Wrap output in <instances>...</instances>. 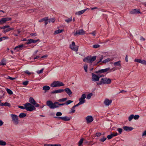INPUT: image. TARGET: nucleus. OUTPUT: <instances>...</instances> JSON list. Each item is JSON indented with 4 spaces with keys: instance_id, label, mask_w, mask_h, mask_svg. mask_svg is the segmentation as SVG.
I'll return each mask as SVG.
<instances>
[{
    "instance_id": "1",
    "label": "nucleus",
    "mask_w": 146,
    "mask_h": 146,
    "mask_svg": "<svg viewBox=\"0 0 146 146\" xmlns=\"http://www.w3.org/2000/svg\"><path fill=\"white\" fill-rule=\"evenodd\" d=\"M65 104V103L60 104L58 102H56L53 103L50 100H48L46 102V105L50 109H54L59 108L60 106H63Z\"/></svg>"
},
{
    "instance_id": "2",
    "label": "nucleus",
    "mask_w": 146,
    "mask_h": 146,
    "mask_svg": "<svg viewBox=\"0 0 146 146\" xmlns=\"http://www.w3.org/2000/svg\"><path fill=\"white\" fill-rule=\"evenodd\" d=\"M24 105L25 106L26 110L27 111H32L36 110V108L34 106L29 103H26Z\"/></svg>"
},
{
    "instance_id": "3",
    "label": "nucleus",
    "mask_w": 146,
    "mask_h": 146,
    "mask_svg": "<svg viewBox=\"0 0 146 146\" xmlns=\"http://www.w3.org/2000/svg\"><path fill=\"white\" fill-rule=\"evenodd\" d=\"M96 56H94L92 57L88 56L84 59L83 61L85 62L92 63L96 59Z\"/></svg>"
},
{
    "instance_id": "4",
    "label": "nucleus",
    "mask_w": 146,
    "mask_h": 146,
    "mask_svg": "<svg viewBox=\"0 0 146 146\" xmlns=\"http://www.w3.org/2000/svg\"><path fill=\"white\" fill-rule=\"evenodd\" d=\"M10 115L14 124L15 125L18 124L19 123L18 116L15 114H11Z\"/></svg>"
},
{
    "instance_id": "5",
    "label": "nucleus",
    "mask_w": 146,
    "mask_h": 146,
    "mask_svg": "<svg viewBox=\"0 0 146 146\" xmlns=\"http://www.w3.org/2000/svg\"><path fill=\"white\" fill-rule=\"evenodd\" d=\"M64 85L63 83L59 81H54L51 84V86L52 87H59L62 86Z\"/></svg>"
},
{
    "instance_id": "6",
    "label": "nucleus",
    "mask_w": 146,
    "mask_h": 146,
    "mask_svg": "<svg viewBox=\"0 0 146 146\" xmlns=\"http://www.w3.org/2000/svg\"><path fill=\"white\" fill-rule=\"evenodd\" d=\"M0 28L1 29H3L2 32L4 33H6L14 29V28H10V26L8 25L1 27Z\"/></svg>"
},
{
    "instance_id": "7",
    "label": "nucleus",
    "mask_w": 146,
    "mask_h": 146,
    "mask_svg": "<svg viewBox=\"0 0 146 146\" xmlns=\"http://www.w3.org/2000/svg\"><path fill=\"white\" fill-rule=\"evenodd\" d=\"M101 80L103 84H110L111 82V80L110 78H102L101 79Z\"/></svg>"
},
{
    "instance_id": "8",
    "label": "nucleus",
    "mask_w": 146,
    "mask_h": 146,
    "mask_svg": "<svg viewBox=\"0 0 146 146\" xmlns=\"http://www.w3.org/2000/svg\"><path fill=\"white\" fill-rule=\"evenodd\" d=\"M70 47L72 50L75 51H77L78 50V46L75 45V43L74 41H72V44L70 45Z\"/></svg>"
},
{
    "instance_id": "9",
    "label": "nucleus",
    "mask_w": 146,
    "mask_h": 146,
    "mask_svg": "<svg viewBox=\"0 0 146 146\" xmlns=\"http://www.w3.org/2000/svg\"><path fill=\"white\" fill-rule=\"evenodd\" d=\"M92 80L97 81H99L100 78L103 76H99L94 73L92 74Z\"/></svg>"
},
{
    "instance_id": "10",
    "label": "nucleus",
    "mask_w": 146,
    "mask_h": 146,
    "mask_svg": "<svg viewBox=\"0 0 146 146\" xmlns=\"http://www.w3.org/2000/svg\"><path fill=\"white\" fill-rule=\"evenodd\" d=\"M86 98V95L84 94H83L81 97L79 99V103H80L81 104H83L84 103L86 100L85 98Z\"/></svg>"
},
{
    "instance_id": "11",
    "label": "nucleus",
    "mask_w": 146,
    "mask_h": 146,
    "mask_svg": "<svg viewBox=\"0 0 146 146\" xmlns=\"http://www.w3.org/2000/svg\"><path fill=\"white\" fill-rule=\"evenodd\" d=\"M110 69V68H107L105 69H102L99 70L98 71L95 72V73L97 74H100L101 73H104L109 70Z\"/></svg>"
},
{
    "instance_id": "12",
    "label": "nucleus",
    "mask_w": 146,
    "mask_h": 146,
    "mask_svg": "<svg viewBox=\"0 0 146 146\" xmlns=\"http://www.w3.org/2000/svg\"><path fill=\"white\" fill-rule=\"evenodd\" d=\"M38 39L37 40H34L32 39H29L27 40V42L25 43V44H31V43H36L38 40Z\"/></svg>"
},
{
    "instance_id": "13",
    "label": "nucleus",
    "mask_w": 146,
    "mask_h": 146,
    "mask_svg": "<svg viewBox=\"0 0 146 146\" xmlns=\"http://www.w3.org/2000/svg\"><path fill=\"white\" fill-rule=\"evenodd\" d=\"M85 32L82 29L78 30L76 31V33L74 34V35H83L85 34Z\"/></svg>"
},
{
    "instance_id": "14",
    "label": "nucleus",
    "mask_w": 146,
    "mask_h": 146,
    "mask_svg": "<svg viewBox=\"0 0 146 146\" xmlns=\"http://www.w3.org/2000/svg\"><path fill=\"white\" fill-rule=\"evenodd\" d=\"M134 61L141 63L143 64L146 65V61L145 60L135 59Z\"/></svg>"
},
{
    "instance_id": "15",
    "label": "nucleus",
    "mask_w": 146,
    "mask_h": 146,
    "mask_svg": "<svg viewBox=\"0 0 146 146\" xmlns=\"http://www.w3.org/2000/svg\"><path fill=\"white\" fill-rule=\"evenodd\" d=\"M141 13L139 11V10L136 9L131 10L130 12V13L132 14H137L139 13L141 14Z\"/></svg>"
},
{
    "instance_id": "16",
    "label": "nucleus",
    "mask_w": 146,
    "mask_h": 146,
    "mask_svg": "<svg viewBox=\"0 0 146 146\" xmlns=\"http://www.w3.org/2000/svg\"><path fill=\"white\" fill-rule=\"evenodd\" d=\"M112 102V101L111 100H109L108 99H106L104 101V104L106 106H108L111 104Z\"/></svg>"
},
{
    "instance_id": "17",
    "label": "nucleus",
    "mask_w": 146,
    "mask_h": 146,
    "mask_svg": "<svg viewBox=\"0 0 146 146\" xmlns=\"http://www.w3.org/2000/svg\"><path fill=\"white\" fill-rule=\"evenodd\" d=\"M86 120L87 123H91L93 121V118L92 116L89 115L86 117Z\"/></svg>"
},
{
    "instance_id": "18",
    "label": "nucleus",
    "mask_w": 146,
    "mask_h": 146,
    "mask_svg": "<svg viewBox=\"0 0 146 146\" xmlns=\"http://www.w3.org/2000/svg\"><path fill=\"white\" fill-rule=\"evenodd\" d=\"M123 129L126 131H131L132 130L133 128L131 127H128L127 126H125L123 127Z\"/></svg>"
},
{
    "instance_id": "19",
    "label": "nucleus",
    "mask_w": 146,
    "mask_h": 146,
    "mask_svg": "<svg viewBox=\"0 0 146 146\" xmlns=\"http://www.w3.org/2000/svg\"><path fill=\"white\" fill-rule=\"evenodd\" d=\"M64 91V90L63 89L57 90L51 92L52 94L59 93L63 92Z\"/></svg>"
},
{
    "instance_id": "20",
    "label": "nucleus",
    "mask_w": 146,
    "mask_h": 146,
    "mask_svg": "<svg viewBox=\"0 0 146 146\" xmlns=\"http://www.w3.org/2000/svg\"><path fill=\"white\" fill-rule=\"evenodd\" d=\"M64 90L70 96V95L72 94V92L68 88H65Z\"/></svg>"
},
{
    "instance_id": "21",
    "label": "nucleus",
    "mask_w": 146,
    "mask_h": 146,
    "mask_svg": "<svg viewBox=\"0 0 146 146\" xmlns=\"http://www.w3.org/2000/svg\"><path fill=\"white\" fill-rule=\"evenodd\" d=\"M88 8H87L81 11H80L78 12H77L76 13V14L78 15H80L83 14L85 12L87 9H88Z\"/></svg>"
},
{
    "instance_id": "22",
    "label": "nucleus",
    "mask_w": 146,
    "mask_h": 146,
    "mask_svg": "<svg viewBox=\"0 0 146 146\" xmlns=\"http://www.w3.org/2000/svg\"><path fill=\"white\" fill-rule=\"evenodd\" d=\"M23 44H21L19 45L16 47H15L14 48V50H16L17 51H18L19 50L22 48L23 47Z\"/></svg>"
},
{
    "instance_id": "23",
    "label": "nucleus",
    "mask_w": 146,
    "mask_h": 146,
    "mask_svg": "<svg viewBox=\"0 0 146 146\" xmlns=\"http://www.w3.org/2000/svg\"><path fill=\"white\" fill-rule=\"evenodd\" d=\"M29 102H30V103L33 105L36 102L35 101L32 97H30L29 98Z\"/></svg>"
},
{
    "instance_id": "24",
    "label": "nucleus",
    "mask_w": 146,
    "mask_h": 146,
    "mask_svg": "<svg viewBox=\"0 0 146 146\" xmlns=\"http://www.w3.org/2000/svg\"><path fill=\"white\" fill-rule=\"evenodd\" d=\"M70 118L69 117H68V116H66L63 117L62 120L63 121H70Z\"/></svg>"
},
{
    "instance_id": "25",
    "label": "nucleus",
    "mask_w": 146,
    "mask_h": 146,
    "mask_svg": "<svg viewBox=\"0 0 146 146\" xmlns=\"http://www.w3.org/2000/svg\"><path fill=\"white\" fill-rule=\"evenodd\" d=\"M50 89V87L48 86H45L43 87L42 89L45 91L49 90Z\"/></svg>"
},
{
    "instance_id": "26",
    "label": "nucleus",
    "mask_w": 146,
    "mask_h": 146,
    "mask_svg": "<svg viewBox=\"0 0 146 146\" xmlns=\"http://www.w3.org/2000/svg\"><path fill=\"white\" fill-rule=\"evenodd\" d=\"M120 62H121L120 61H118L115 62L113 64L115 66H121Z\"/></svg>"
},
{
    "instance_id": "27",
    "label": "nucleus",
    "mask_w": 146,
    "mask_h": 146,
    "mask_svg": "<svg viewBox=\"0 0 146 146\" xmlns=\"http://www.w3.org/2000/svg\"><path fill=\"white\" fill-rule=\"evenodd\" d=\"M63 31V30L60 29H58V30H56L54 32V34L56 35L58 33H61Z\"/></svg>"
},
{
    "instance_id": "28",
    "label": "nucleus",
    "mask_w": 146,
    "mask_h": 146,
    "mask_svg": "<svg viewBox=\"0 0 146 146\" xmlns=\"http://www.w3.org/2000/svg\"><path fill=\"white\" fill-rule=\"evenodd\" d=\"M67 99V98H62L60 99L57 100L58 102H64Z\"/></svg>"
},
{
    "instance_id": "29",
    "label": "nucleus",
    "mask_w": 146,
    "mask_h": 146,
    "mask_svg": "<svg viewBox=\"0 0 146 146\" xmlns=\"http://www.w3.org/2000/svg\"><path fill=\"white\" fill-rule=\"evenodd\" d=\"M4 23H5L6 22L8 21H9L11 19V18L7 17L5 18H3Z\"/></svg>"
},
{
    "instance_id": "30",
    "label": "nucleus",
    "mask_w": 146,
    "mask_h": 146,
    "mask_svg": "<svg viewBox=\"0 0 146 146\" xmlns=\"http://www.w3.org/2000/svg\"><path fill=\"white\" fill-rule=\"evenodd\" d=\"M20 118H23L26 116V114L25 113H21L19 115Z\"/></svg>"
},
{
    "instance_id": "31",
    "label": "nucleus",
    "mask_w": 146,
    "mask_h": 146,
    "mask_svg": "<svg viewBox=\"0 0 146 146\" xmlns=\"http://www.w3.org/2000/svg\"><path fill=\"white\" fill-rule=\"evenodd\" d=\"M6 144V143L5 142L2 140H0V145L5 146Z\"/></svg>"
},
{
    "instance_id": "32",
    "label": "nucleus",
    "mask_w": 146,
    "mask_h": 146,
    "mask_svg": "<svg viewBox=\"0 0 146 146\" xmlns=\"http://www.w3.org/2000/svg\"><path fill=\"white\" fill-rule=\"evenodd\" d=\"M0 64L2 65H5L6 64V62L5 60H2L0 62Z\"/></svg>"
},
{
    "instance_id": "33",
    "label": "nucleus",
    "mask_w": 146,
    "mask_h": 146,
    "mask_svg": "<svg viewBox=\"0 0 146 146\" xmlns=\"http://www.w3.org/2000/svg\"><path fill=\"white\" fill-rule=\"evenodd\" d=\"M84 140V139L83 138H82L80 140V141H79V142H78V146H81V145L83 142Z\"/></svg>"
},
{
    "instance_id": "34",
    "label": "nucleus",
    "mask_w": 146,
    "mask_h": 146,
    "mask_svg": "<svg viewBox=\"0 0 146 146\" xmlns=\"http://www.w3.org/2000/svg\"><path fill=\"white\" fill-rule=\"evenodd\" d=\"M7 92L10 95H12L13 94V92L12 90L9 89L7 88L6 90Z\"/></svg>"
},
{
    "instance_id": "35",
    "label": "nucleus",
    "mask_w": 146,
    "mask_h": 146,
    "mask_svg": "<svg viewBox=\"0 0 146 146\" xmlns=\"http://www.w3.org/2000/svg\"><path fill=\"white\" fill-rule=\"evenodd\" d=\"M11 106V104L7 102H6L4 103V106H8L9 107H10Z\"/></svg>"
},
{
    "instance_id": "36",
    "label": "nucleus",
    "mask_w": 146,
    "mask_h": 146,
    "mask_svg": "<svg viewBox=\"0 0 146 146\" xmlns=\"http://www.w3.org/2000/svg\"><path fill=\"white\" fill-rule=\"evenodd\" d=\"M93 95V94L92 93H90L87 95V98L88 99H90L91 97Z\"/></svg>"
},
{
    "instance_id": "37",
    "label": "nucleus",
    "mask_w": 146,
    "mask_h": 146,
    "mask_svg": "<svg viewBox=\"0 0 146 146\" xmlns=\"http://www.w3.org/2000/svg\"><path fill=\"white\" fill-rule=\"evenodd\" d=\"M48 22L49 23L51 22L54 23L55 21V19L54 18H51L48 19Z\"/></svg>"
},
{
    "instance_id": "38",
    "label": "nucleus",
    "mask_w": 146,
    "mask_h": 146,
    "mask_svg": "<svg viewBox=\"0 0 146 146\" xmlns=\"http://www.w3.org/2000/svg\"><path fill=\"white\" fill-rule=\"evenodd\" d=\"M73 102V101L68 100V101H67L66 102H65V104L66 105H68L70 104H71V103H72Z\"/></svg>"
},
{
    "instance_id": "39",
    "label": "nucleus",
    "mask_w": 146,
    "mask_h": 146,
    "mask_svg": "<svg viewBox=\"0 0 146 146\" xmlns=\"http://www.w3.org/2000/svg\"><path fill=\"white\" fill-rule=\"evenodd\" d=\"M111 60V59L110 58H108L104 60L103 61V63H106V62H109Z\"/></svg>"
},
{
    "instance_id": "40",
    "label": "nucleus",
    "mask_w": 146,
    "mask_h": 146,
    "mask_svg": "<svg viewBox=\"0 0 146 146\" xmlns=\"http://www.w3.org/2000/svg\"><path fill=\"white\" fill-rule=\"evenodd\" d=\"M134 117V115L133 114L131 115L129 117L128 120L129 121H130Z\"/></svg>"
},
{
    "instance_id": "41",
    "label": "nucleus",
    "mask_w": 146,
    "mask_h": 146,
    "mask_svg": "<svg viewBox=\"0 0 146 146\" xmlns=\"http://www.w3.org/2000/svg\"><path fill=\"white\" fill-rule=\"evenodd\" d=\"M72 21V17L70 18H69L68 19L65 20V21L67 22V23H69L71 21Z\"/></svg>"
},
{
    "instance_id": "42",
    "label": "nucleus",
    "mask_w": 146,
    "mask_h": 146,
    "mask_svg": "<svg viewBox=\"0 0 146 146\" xmlns=\"http://www.w3.org/2000/svg\"><path fill=\"white\" fill-rule=\"evenodd\" d=\"M44 70V68H43L41 70L37 71L36 72L38 74H40L42 73L43 72V71Z\"/></svg>"
},
{
    "instance_id": "43",
    "label": "nucleus",
    "mask_w": 146,
    "mask_h": 146,
    "mask_svg": "<svg viewBox=\"0 0 146 146\" xmlns=\"http://www.w3.org/2000/svg\"><path fill=\"white\" fill-rule=\"evenodd\" d=\"M0 38L1 39V41H2L3 40H5V39H8L9 38V37L7 36H4L2 37H1Z\"/></svg>"
},
{
    "instance_id": "44",
    "label": "nucleus",
    "mask_w": 146,
    "mask_h": 146,
    "mask_svg": "<svg viewBox=\"0 0 146 146\" xmlns=\"http://www.w3.org/2000/svg\"><path fill=\"white\" fill-rule=\"evenodd\" d=\"M110 134L111 135L112 137H113L116 136L118 135V134L117 133V132H116L115 133H111Z\"/></svg>"
},
{
    "instance_id": "45",
    "label": "nucleus",
    "mask_w": 146,
    "mask_h": 146,
    "mask_svg": "<svg viewBox=\"0 0 146 146\" xmlns=\"http://www.w3.org/2000/svg\"><path fill=\"white\" fill-rule=\"evenodd\" d=\"M84 68L85 72H87L88 65L86 64H85Z\"/></svg>"
},
{
    "instance_id": "46",
    "label": "nucleus",
    "mask_w": 146,
    "mask_h": 146,
    "mask_svg": "<svg viewBox=\"0 0 146 146\" xmlns=\"http://www.w3.org/2000/svg\"><path fill=\"white\" fill-rule=\"evenodd\" d=\"M29 82L28 81H25L23 82V84L24 86H26L27 85H28V84Z\"/></svg>"
},
{
    "instance_id": "47",
    "label": "nucleus",
    "mask_w": 146,
    "mask_h": 146,
    "mask_svg": "<svg viewBox=\"0 0 146 146\" xmlns=\"http://www.w3.org/2000/svg\"><path fill=\"white\" fill-rule=\"evenodd\" d=\"M117 130L118 131L119 134H121L123 130L121 128H118L117 129Z\"/></svg>"
},
{
    "instance_id": "48",
    "label": "nucleus",
    "mask_w": 146,
    "mask_h": 146,
    "mask_svg": "<svg viewBox=\"0 0 146 146\" xmlns=\"http://www.w3.org/2000/svg\"><path fill=\"white\" fill-rule=\"evenodd\" d=\"M75 107L73 106L71 108V111L70 112L71 113H74L75 111V110H74Z\"/></svg>"
},
{
    "instance_id": "49",
    "label": "nucleus",
    "mask_w": 146,
    "mask_h": 146,
    "mask_svg": "<svg viewBox=\"0 0 146 146\" xmlns=\"http://www.w3.org/2000/svg\"><path fill=\"white\" fill-rule=\"evenodd\" d=\"M139 116L138 115H134V117L133 118L135 119H139Z\"/></svg>"
},
{
    "instance_id": "50",
    "label": "nucleus",
    "mask_w": 146,
    "mask_h": 146,
    "mask_svg": "<svg viewBox=\"0 0 146 146\" xmlns=\"http://www.w3.org/2000/svg\"><path fill=\"white\" fill-rule=\"evenodd\" d=\"M62 115V113L60 112H58L56 114V115L57 116H61Z\"/></svg>"
},
{
    "instance_id": "51",
    "label": "nucleus",
    "mask_w": 146,
    "mask_h": 146,
    "mask_svg": "<svg viewBox=\"0 0 146 146\" xmlns=\"http://www.w3.org/2000/svg\"><path fill=\"white\" fill-rule=\"evenodd\" d=\"M93 47L94 48H97L100 46L99 44H95L93 45Z\"/></svg>"
},
{
    "instance_id": "52",
    "label": "nucleus",
    "mask_w": 146,
    "mask_h": 146,
    "mask_svg": "<svg viewBox=\"0 0 146 146\" xmlns=\"http://www.w3.org/2000/svg\"><path fill=\"white\" fill-rule=\"evenodd\" d=\"M5 23L3 20V18H1L0 19V24H2Z\"/></svg>"
},
{
    "instance_id": "53",
    "label": "nucleus",
    "mask_w": 146,
    "mask_h": 146,
    "mask_svg": "<svg viewBox=\"0 0 146 146\" xmlns=\"http://www.w3.org/2000/svg\"><path fill=\"white\" fill-rule=\"evenodd\" d=\"M106 137H104L103 138L101 139L100 141L102 142H104V141H105L106 139Z\"/></svg>"
},
{
    "instance_id": "54",
    "label": "nucleus",
    "mask_w": 146,
    "mask_h": 146,
    "mask_svg": "<svg viewBox=\"0 0 146 146\" xmlns=\"http://www.w3.org/2000/svg\"><path fill=\"white\" fill-rule=\"evenodd\" d=\"M25 106L24 107L22 106H18V107H19V108L20 109H26L25 106Z\"/></svg>"
},
{
    "instance_id": "55",
    "label": "nucleus",
    "mask_w": 146,
    "mask_h": 146,
    "mask_svg": "<svg viewBox=\"0 0 146 146\" xmlns=\"http://www.w3.org/2000/svg\"><path fill=\"white\" fill-rule=\"evenodd\" d=\"M107 138L108 139H111L112 137V136L111 134L108 135L107 136Z\"/></svg>"
},
{
    "instance_id": "56",
    "label": "nucleus",
    "mask_w": 146,
    "mask_h": 146,
    "mask_svg": "<svg viewBox=\"0 0 146 146\" xmlns=\"http://www.w3.org/2000/svg\"><path fill=\"white\" fill-rule=\"evenodd\" d=\"M24 72L25 73L27 74L28 75H30L31 74V73L28 70L25 71Z\"/></svg>"
},
{
    "instance_id": "57",
    "label": "nucleus",
    "mask_w": 146,
    "mask_h": 146,
    "mask_svg": "<svg viewBox=\"0 0 146 146\" xmlns=\"http://www.w3.org/2000/svg\"><path fill=\"white\" fill-rule=\"evenodd\" d=\"M90 34L92 35L93 36H94L96 34V32L95 31H93L92 32L90 33Z\"/></svg>"
},
{
    "instance_id": "58",
    "label": "nucleus",
    "mask_w": 146,
    "mask_h": 146,
    "mask_svg": "<svg viewBox=\"0 0 146 146\" xmlns=\"http://www.w3.org/2000/svg\"><path fill=\"white\" fill-rule=\"evenodd\" d=\"M33 105H35V106L36 107H38L40 106L39 104L36 103V102Z\"/></svg>"
},
{
    "instance_id": "59",
    "label": "nucleus",
    "mask_w": 146,
    "mask_h": 146,
    "mask_svg": "<svg viewBox=\"0 0 146 146\" xmlns=\"http://www.w3.org/2000/svg\"><path fill=\"white\" fill-rule=\"evenodd\" d=\"M96 136L97 137H99L101 135V133H96Z\"/></svg>"
},
{
    "instance_id": "60",
    "label": "nucleus",
    "mask_w": 146,
    "mask_h": 146,
    "mask_svg": "<svg viewBox=\"0 0 146 146\" xmlns=\"http://www.w3.org/2000/svg\"><path fill=\"white\" fill-rule=\"evenodd\" d=\"M44 145V146H53V144H45Z\"/></svg>"
},
{
    "instance_id": "61",
    "label": "nucleus",
    "mask_w": 146,
    "mask_h": 146,
    "mask_svg": "<svg viewBox=\"0 0 146 146\" xmlns=\"http://www.w3.org/2000/svg\"><path fill=\"white\" fill-rule=\"evenodd\" d=\"M146 136V130L144 131L143 133L142 136Z\"/></svg>"
},
{
    "instance_id": "62",
    "label": "nucleus",
    "mask_w": 146,
    "mask_h": 146,
    "mask_svg": "<svg viewBox=\"0 0 146 146\" xmlns=\"http://www.w3.org/2000/svg\"><path fill=\"white\" fill-rule=\"evenodd\" d=\"M140 40H143L145 41V39L142 36H141L140 38Z\"/></svg>"
},
{
    "instance_id": "63",
    "label": "nucleus",
    "mask_w": 146,
    "mask_h": 146,
    "mask_svg": "<svg viewBox=\"0 0 146 146\" xmlns=\"http://www.w3.org/2000/svg\"><path fill=\"white\" fill-rule=\"evenodd\" d=\"M31 35L32 36H36V33H32L31 34Z\"/></svg>"
},
{
    "instance_id": "64",
    "label": "nucleus",
    "mask_w": 146,
    "mask_h": 146,
    "mask_svg": "<svg viewBox=\"0 0 146 146\" xmlns=\"http://www.w3.org/2000/svg\"><path fill=\"white\" fill-rule=\"evenodd\" d=\"M53 146H61V145L60 144H53Z\"/></svg>"
}]
</instances>
